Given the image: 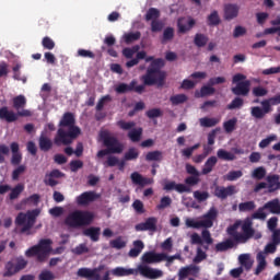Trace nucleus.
<instances>
[{
	"label": "nucleus",
	"instance_id": "1",
	"mask_svg": "<svg viewBox=\"0 0 280 280\" xmlns=\"http://www.w3.org/2000/svg\"><path fill=\"white\" fill-rule=\"evenodd\" d=\"M58 126L59 128L54 138V143L57 148H60V145H71L82 135V129L75 126V115L73 113H65Z\"/></svg>",
	"mask_w": 280,
	"mask_h": 280
},
{
	"label": "nucleus",
	"instance_id": "2",
	"mask_svg": "<svg viewBox=\"0 0 280 280\" xmlns=\"http://www.w3.org/2000/svg\"><path fill=\"white\" fill-rule=\"evenodd\" d=\"M228 235L233 237L236 244H246L248 240L255 237V229H253V220L245 219L243 223L236 221L234 224L230 225L226 230Z\"/></svg>",
	"mask_w": 280,
	"mask_h": 280
},
{
	"label": "nucleus",
	"instance_id": "3",
	"mask_svg": "<svg viewBox=\"0 0 280 280\" xmlns=\"http://www.w3.org/2000/svg\"><path fill=\"white\" fill-rule=\"evenodd\" d=\"M24 106H27V98H25V95L20 94L13 97V108H15L18 113L8 110V107H1L0 119H5L8 124H12L16 121L19 117H32V112L30 109H22Z\"/></svg>",
	"mask_w": 280,
	"mask_h": 280
},
{
	"label": "nucleus",
	"instance_id": "4",
	"mask_svg": "<svg viewBox=\"0 0 280 280\" xmlns=\"http://www.w3.org/2000/svg\"><path fill=\"white\" fill-rule=\"evenodd\" d=\"M94 220L95 213L89 210H74L66 217L63 222L70 229H82V226L93 224Z\"/></svg>",
	"mask_w": 280,
	"mask_h": 280
},
{
	"label": "nucleus",
	"instance_id": "5",
	"mask_svg": "<svg viewBox=\"0 0 280 280\" xmlns=\"http://www.w3.org/2000/svg\"><path fill=\"white\" fill-rule=\"evenodd\" d=\"M101 139L106 149L100 150L96 154L97 159H104L107 154H121L124 144L115 136H110L108 131L101 132Z\"/></svg>",
	"mask_w": 280,
	"mask_h": 280
},
{
	"label": "nucleus",
	"instance_id": "6",
	"mask_svg": "<svg viewBox=\"0 0 280 280\" xmlns=\"http://www.w3.org/2000/svg\"><path fill=\"white\" fill-rule=\"evenodd\" d=\"M51 253V240L42 238L37 245L30 247L25 252L26 257H36L37 261L43 264L47 259V256Z\"/></svg>",
	"mask_w": 280,
	"mask_h": 280
},
{
	"label": "nucleus",
	"instance_id": "7",
	"mask_svg": "<svg viewBox=\"0 0 280 280\" xmlns=\"http://www.w3.org/2000/svg\"><path fill=\"white\" fill-rule=\"evenodd\" d=\"M39 215V209L27 211V213L20 212L15 218V224L16 226H22L21 233H27V231H32L34 224H36V218Z\"/></svg>",
	"mask_w": 280,
	"mask_h": 280
},
{
	"label": "nucleus",
	"instance_id": "8",
	"mask_svg": "<svg viewBox=\"0 0 280 280\" xmlns=\"http://www.w3.org/2000/svg\"><path fill=\"white\" fill-rule=\"evenodd\" d=\"M280 104V94L272 96L268 100L261 102V106H254L250 108V115L254 119H264L268 113L272 112V106H279Z\"/></svg>",
	"mask_w": 280,
	"mask_h": 280
},
{
	"label": "nucleus",
	"instance_id": "9",
	"mask_svg": "<svg viewBox=\"0 0 280 280\" xmlns=\"http://www.w3.org/2000/svg\"><path fill=\"white\" fill-rule=\"evenodd\" d=\"M232 82L236 84L231 89L233 95L237 97H248V93H250V80H246V75L236 73L233 75Z\"/></svg>",
	"mask_w": 280,
	"mask_h": 280
},
{
	"label": "nucleus",
	"instance_id": "10",
	"mask_svg": "<svg viewBox=\"0 0 280 280\" xmlns=\"http://www.w3.org/2000/svg\"><path fill=\"white\" fill-rule=\"evenodd\" d=\"M165 78H167V73L165 71L152 70L150 68L147 69V73L142 75L141 80L143 82V86H163L165 84Z\"/></svg>",
	"mask_w": 280,
	"mask_h": 280
},
{
	"label": "nucleus",
	"instance_id": "11",
	"mask_svg": "<svg viewBox=\"0 0 280 280\" xmlns=\"http://www.w3.org/2000/svg\"><path fill=\"white\" fill-rule=\"evenodd\" d=\"M190 244L192 246H200L205 253L209 250V246L213 244V237L211 236V232L209 230H202L201 236L198 233H192L190 235Z\"/></svg>",
	"mask_w": 280,
	"mask_h": 280
},
{
	"label": "nucleus",
	"instance_id": "12",
	"mask_svg": "<svg viewBox=\"0 0 280 280\" xmlns=\"http://www.w3.org/2000/svg\"><path fill=\"white\" fill-rule=\"evenodd\" d=\"M273 253H277V244L268 243L265 246V250L257 254L256 260L258 265L256 267L255 275H261V272L266 270V267L268 266V262H266V255H273Z\"/></svg>",
	"mask_w": 280,
	"mask_h": 280
},
{
	"label": "nucleus",
	"instance_id": "13",
	"mask_svg": "<svg viewBox=\"0 0 280 280\" xmlns=\"http://www.w3.org/2000/svg\"><path fill=\"white\" fill-rule=\"evenodd\" d=\"M137 80H132L129 84L128 83H119L115 86V92L118 93V95H124L126 93H131L133 91L135 93H138L141 95L145 91V85H137Z\"/></svg>",
	"mask_w": 280,
	"mask_h": 280
},
{
	"label": "nucleus",
	"instance_id": "14",
	"mask_svg": "<svg viewBox=\"0 0 280 280\" xmlns=\"http://www.w3.org/2000/svg\"><path fill=\"white\" fill-rule=\"evenodd\" d=\"M196 27V20L191 16H182L177 20V34H188Z\"/></svg>",
	"mask_w": 280,
	"mask_h": 280
},
{
	"label": "nucleus",
	"instance_id": "15",
	"mask_svg": "<svg viewBox=\"0 0 280 280\" xmlns=\"http://www.w3.org/2000/svg\"><path fill=\"white\" fill-rule=\"evenodd\" d=\"M141 261L142 264H161V261H165V253L145 252Z\"/></svg>",
	"mask_w": 280,
	"mask_h": 280
},
{
	"label": "nucleus",
	"instance_id": "16",
	"mask_svg": "<svg viewBox=\"0 0 280 280\" xmlns=\"http://www.w3.org/2000/svg\"><path fill=\"white\" fill-rule=\"evenodd\" d=\"M138 270L142 277H145L147 279H161L163 277V271L160 269L150 268L145 265H141L138 267Z\"/></svg>",
	"mask_w": 280,
	"mask_h": 280
},
{
	"label": "nucleus",
	"instance_id": "17",
	"mask_svg": "<svg viewBox=\"0 0 280 280\" xmlns=\"http://www.w3.org/2000/svg\"><path fill=\"white\" fill-rule=\"evenodd\" d=\"M97 198L100 197L95 194V191H85L75 198V202L79 205V207H86L91 205V202H95Z\"/></svg>",
	"mask_w": 280,
	"mask_h": 280
},
{
	"label": "nucleus",
	"instance_id": "18",
	"mask_svg": "<svg viewBox=\"0 0 280 280\" xmlns=\"http://www.w3.org/2000/svg\"><path fill=\"white\" fill-rule=\"evenodd\" d=\"M159 223V219L156 217H151L145 220V222L138 223L135 226L136 231H151L152 233L156 232V224Z\"/></svg>",
	"mask_w": 280,
	"mask_h": 280
},
{
	"label": "nucleus",
	"instance_id": "19",
	"mask_svg": "<svg viewBox=\"0 0 280 280\" xmlns=\"http://www.w3.org/2000/svg\"><path fill=\"white\" fill-rule=\"evenodd\" d=\"M235 194V186H228V187H219L217 186L214 189V196L220 198L221 200H226L229 196H233Z\"/></svg>",
	"mask_w": 280,
	"mask_h": 280
},
{
	"label": "nucleus",
	"instance_id": "20",
	"mask_svg": "<svg viewBox=\"0 0 280 280\" xmlns=\"http://www.w3.org/2000/svg\"><path fill=\"white\" fill-rule=\"evenodd\" d=\"M215 218H218V210L212 207L206 214H203V219L201 220V222L205 223L203 229H211L213 226V220H215Z\"/></svg>",
	"mask_w": 280,
	"mask_h": 280
},
{
	"label": "nucleus",
	"instance_id": "21",
	"mask_svg": "<svg viewBox=\"0 0 280 280\" xmlns=\"http://www.w3.org/2000/svg\"><path fill=\"white\" fill-rule=\"evenodd\" d=\"M280 176L279 175H268L267 176V189L268 194H275L280 189Z\"/></svg>",
	"mask_w": 280,
	"mask_h": 280
},
{
	"label": "nucleus",
	"instance_id": "22",
	"mask_svg": "<svg viewBox=\"0 0 280 280\" xmlns=\"http://www.w3.org/2000/svg\"><path fill=\"white\" fill-rule=\"evenodd\" d=\"M165 191H177L178 194L189 192L190 189L185 184H176V182H168L164 185Z\"/></svg>",
	"mask_w": 280,
	"mask_h": 280
},
{
	"label": "nucleus",
	"instance_id": "23",
	"mask_svg": "<svg viewBox=\"0 0 280 280\" xmlns=\"http://www.w3.org/2000/svg\"><path fill=\"white\" fill-rule=\"evenodd\" d=\"M237 14H240V7L237 4L230 3L224 7L225 21H233V19H237Z\"/></svg>",
	"mask_w": 280,
	"mask_h": 280
},
{
	"label": "nucleus",
	"instance_id": "24",
	"mask_svg": "<svg viewBox=\"0 0 280 280\" xmlns=\"http://www.w3.org/2000/svg\"><path fill=\"white\" fill-rule=\"evenodd\" d=\"M38 145L42 152H49V150L54 148V141H51L45 132H42L38 138Z\"/></svg>",
	"mask_w": 280,
	"mask_h": 280
},
{
	"label": "nucleus",
	"instance_id": "25",
	"mask_svg": "<svg viewBox=\"0 0 280 280\" xmlns=\"http://www.w3.org/2000/svg\"><path fill=\"white\" fill-rule=\"evenodd\" d=\"M131 180H132L133 185H139L140 187H145V185H152V183H154V179L143 177V175H141L137 172H133L131 174Z\"/></svg>",
	"mask_w": 280,
	"mask_h": 280
},
{
	"label": "nucleus",
	"instance_id": "26",
	"mask_svg": "<svg viewBox=\"0 0 280 280\" xmlns=\"http://www.w3.org/2000/svg\"><path fill=\"white\" fill-rule=\"evenodd\" d=\"M133 248H131L128 253V257L132 259L139 257L141 253H143V248H145V244L141 240L133 241L132 243Z\"/></svg>",
	"mask_w": 280,
	"mask_h": 280
},
{
	"label": "nucleus",
	"instance_id": "27",
	"mask_svg": "<svg viewBox=\"0 0 280 280\" xmlns=\"http://www.w3.org/2000/svg\"><path fill=\"white\" fill-rule=\"evenodd\" d=\"M102 233V228L91 226L83 231L85 237H90L92 242H100V235Z\"/></svg>",
	"mask_w": 280,
	"mask_h": 280
},
{
	"label": "nucleus",
	"instance_id": "28",
	"mask_svg": "<svg viewBox=\"0 0 280 280\" xmlns=\"http://www.w3.org/2000/svg\"><path fill=\"white\" fill-rule=\"evenodd\" d=\"M215 165H218V158L215 155H212L206 161V163L201 170L202 176H207L208 174H211V172H213V167H215Z\"/></svg>",
	"mask_w": 280,
	"mask_h": 280
},
{
	"label": "nucleus",
	"instance_id": "29",
	"mask_svg": "<svg viewBox=\"0 0 280 280\" xmlns=\"http://www.w3.org/2000/svg\"><path fill=\"white\" fill-rule=\"evenodd\" d=\"M264 209H267L273 215H280V201L279 199H272L264 205Z\"/></svg>",
	"mask_w": 280,
	"mask_h": 280
},
{
	"label": "nucleus",
	"instance_id": "30",
	"mask_svg": "<svg viewBox=\"0 0 280 280\" xmlns=\"http://www.w3.org/2000/svg\"><path fill=\"white\" fill-rule=\"evenodd\" d=\"M234 246H235V241L228 238L224 242L218 243L215 245V250L217 253H225V250L234 248Z\"/></svg>",
	"mask_w": 280,
	"mask_h": 280
},
{
	"label": "nucleus",
	"instance_id": "31",
	"mask_svg": "<svg viewBox=\"0 0 280 280\" xmlns=\"http://www.w3.org/2000/svg\"><path fill=\"white\" fill-rule=\"evenodd\" d=\"M143 135V129L141 127L131 129L127 137L132 141V143H139L141 141V137Z\"/></svg>",
	"mask_w": 280,
	"mask_h": 280
},
{
	"label": "nucleus",
	"instance_id": "32",
	"mask_svg": "<svg viewBox=\"0 0 280 280\" xmlns=\"http://www.w3.org/2000/svg\"><path fill=\"white\" fill-rule=\"evenodd\" d=\"M215 93V88L213 85H203L200 89V92H195V97H207Z\"/></svg>",
	"mask_w": 280,
	"mask_h": 280
},
{
	"label": "nucleus",
	"instance_id": "33",
	"mask_svg": "<svg viewBox=\"0 0 280 280\" xmlns=\"http://www.w3.org/2000/svg\"><path fill=\"white\" fill-rule=\"evenodd\" d=\"M238 261L246 270H250V268H253V264H255V261L250 259V254L240 255Z\"/></svg>",
	"mask_w": 280,
	"mask_h": 280
},
{
	"label": "nucleus",
	"instance_id": "34",
	"mask_svg": "<svg viewBox=\"0 0 280 280\" xmlns=\"http://www.w3.org/2000/svg\"><path fill=\"white\" fill-rule=\"evenodd\" d=\"M199 124L201 128H213V126H218V124H220V119L203 117L199 119Z\"/></svg>",
	"mask_w": 280,
	"mask_h": 280
},
{
	"label": "nucleus",
	"instance_id": "35",
	"mask_svg": "<svg viewBox=\"0 0 280 280\" xmlns=\"http://www.w3.org/2000/svg\"><path fill=\"white\" fill-rule=\"evenodd\" d=\"M9 199L10 200H16L19 196H21L22 191H25V185L18 184L15 187L10 189Z\"/></svg>",
	"mask_w": 280,
	"mask_h": 280
},
{
	"label": "nucleus",
	"instance_id": "36",
	"mask_svg": "<svg viewBox=\"0 0 280 280\" xmlns=\"http://www.w3.org/2000/svg\"><path fill=\"white\" fill-rule=\"evenodd\" d=\"M194 43L196 47H206L207 44L209 43V37L202 33H197L194 38Z\"/></svg>",
	"mask_w": 280,
	"mask_h": 280
},
{
	"label": "nucleus",
	"instance_id": "37",
	"mask_svg": "<svg viewBox=\"0 0 280 280\" xmlns=\"http://www.w3.org/2000/svg\"><path fill=\"white\" fill-rule=\"evenodd\" d=\"M127 244L128 242L124 241L122 236H118L109 242V246L112 248H116V250H121V248H126Z\"/></svg>",
	"mask_w": 280,
	"mask_h": 280
},
{
	"label": "nucleus",
	"instance_id": "38",
	"mask_svg": "<svg viewBox=\"0 0 280 280\" xmlns=\"http://www.w3.org/2000/svg\"><path fill=\"white\" fill-rule=\"evenodd\" d=\"M217 156L221 161H235V159H236V156L233 153H231L224 149H219L217 151Z\"/></svg>",
	"mask_w": 280,
	"mask_h": 280
},
{
	"label": "nucleus",
	"instance_id": "39",
	"mask_svg": "<svg viewBox=\"0 0 280 280\" xmlns=\"http://www.w3.org/2000/svg\"><path fill=\"white\" fill-rule=\"evenodd\" d=\"M145 161L152 162V161H158L161 162L163 161V152L155 150V151H150L145 155Z\"/></svg>",
	"mask_w": 280,
	"mask_h": 280
},
{
	"label": "nucleus",
	"instance_id": "40",
	"mask_svg": "<svg viewBox=\"0 0 280 280\" xmlns=\"http://www.w3.org/2000/svg\"><path fill=\"white\" fill-rule=\"evenodd\" d=\"M19 271L16 270V265L12 260L8 261L4 266L3 277H14Z\"/></svg>",
	"mask_w": 280,
	"mask_h": 280
},
{
	"label": "nucleus",
	"instance_id": "41",
	"mask_svg": "<svg viewBox=\"0 0 280 280\" xmlns=\"http://www.w3.org/2000/svg\"><path fill=\"white\" fill-rule=\"evenodd\" d=\"M133 272L135 271L132 269H126L124 267H117L112 270V275H114V277H130Z\"/></svg>",
	"mask_w": 280,
	"mask_h": 280
},
{
	"label": "nucleus",
	"instance_id": "42",
	"mask_svg": "<svg viewBox=\"0 0 280 280\" xmlns=\"http://www.w3.org/2000/svg\"><path fill=\"white\" fill-rule=\"evenodd\" d=\"M244 106V98L236 96L230 104L226 105L228 110L240 109Z\"/></svg>",
	"mask_w": 280,
	"mask_h": 280
},
{
	"label": "nucleus",
	"instance_id": "43",
	"mask_svg": "<svg viewBox=\"0 0 280 280\" xmlns=\"http://www.w3.org/2000/svg\"><path fill=\"white\" fill-rule=\"evenodd\" d=\"M141 38V32L137 31L135 33H126L124 35V40L126 45H130L131 43H135L136 40H139Z\"/></svg>",
	"mask_w": 280,
	"mask_h": 280
},
{
	"label": "nucleus",
	"instance_id": "44",
	"mask_svg": "<svg viewBox=\"0 0 280 280\" xmlns=\"http://www.w3.org/2000/svg\"><path fill=\"white\" fill-rule=\"evenodd\" d=\"M255 209H257L255 201H245L238 205V210L241 212L255 211Z\"/></svg>",
	"mask_w": 280,
	"mask_h": 280
},
{
	"label": "nucleus",
	"instance_id": "45",
	"mask_svg": "<svg viewBox=\"0 0 280 280\" xmlns=\"http://www.w3.org/2000/svg\"><path fill=\"white\" fill-rule=\"evenodd\" d=\"M236 126H237V118L235 117L223 122V129L228 135H231V132L235 130Z\"/></svg>",
	"mask_w": 280,
	"mask_h": 280
},
{
	"label": "nucleus",
	"instance_id": "46",
	"mask_svg": "<svg viewBox=\"0 0 280 280\" xmlns=\"http://www.w3.org/2000/svg\"><path fill=\"white\" fill-rule=\"evenodd\" d=\"M244 176V173L242 171H231L226 175H224V180H229L233 183V180H237L238 178H242Z\"/></svg>",
	"mask_w": 280,
	"mask_h": 280
},
{
	"label": "nucleus",
	"instance_id": "47",
	"mask_svg": "<svg viewBox=\"0 0 280 280\" xmlns=\"http://www.w3.org/2000/svg\"><path fill=\"white\" fill-rule=\"evenodd\" d=\"M161 16V11L156 8H150L145 14V21H156Z\"/></svg>",
	"mask_w": 280,
	"mask_h": 280
},
{
	"label": "nucleus",
	"instance_id": "48",
	"mask_svg": "<svg viewBox=\"0 0 280 280\" xmlns=\"http://www.w3.org/2000/svg\"><path fill=\"white\" fill-rule=\"evenodd\" d=\"M167 207H172V198L170 196H164L161 198L160 203L156 206V210L163 211V209H167Z\"/></svg>",
	"mask_w": 280,
	"mask_h": 280
},
{
	"label": "nucleus",
	"instance_id": "49",
	"mask_svg": "<svg viewBox=\"0 0 280 280\" xmlns=\"http://www.w3.org/2000/svg\"><path fill=\"white\" fill-rule=\"evenodd\" d=\"M191 270H198V267L196 266H189V267H183L178 271L179 280L187 279L188 275H190Z\"/></svg>",
	"mask_w": 280,
	"mask_h": 280
},
{
	"label": "nucleus",
	"instance_id": "50",
	"mask_svg": "<svg viewBox=\"0 0 280 280\" xmlns=\"http://www.w3.org/2000/svg\"><path fill=\"white\" fill-rule=\"evenodd\" d=\"M207 252L202 250V247L201 246H198L197 247V250H196V256L194 258V264H200L202 261H205V259H207Z\"/></svg>",
	"mask_w": 280,
	"mask_h": 280
},
{
	"label": "nucleus",
	"instance_id": "51",
	"mask_svg": "<svg viewBox=\"0 0 280 280\" xmlns=\"http://www.w3.org/2000/svg\"><path fill=\"white\" fill-rule=\"evenodd\" d=\"M186 101L187 95L185 94H176L170 97V102L171 104H173V106H178V104H185Z\"/></svg>",
	"mask_w": 280,
	"mask_h": 280
},
{
	"label": "nucleus",
	"instance_id": "52",
	"mask_svg": "<svg viewBox=\"0 0 280 280\" xmlns=\"http://www.w3.org/2000/svg\"><path fill=\"white\" fill-rule=\"evenodd\" d=\"M103 268H104V265H101L94 269H90V275L88 277V280H101L102 276L100 275V272H102Z\"/></svg>",
	"mask_w": 280,
	"mask_h": 280
},
{
	"label": "nucleus",
	"instance_id": "53",
	"mask_svg": "<svg viewBox=\"0 0 280 280\" xmlns=\"http://www.w3.org/2000/svg\"><path fill=\"white\" fill-rule=\"evenodd\" d=\"M252 176L253 178H256V180H264V178H266V168L264 166L255 168Z\"/></svg>",
	"mask_w": 280,
	"mask_h": 280
},
{
	"label": "nucleus",
	"instance_id": "54",
	"mask_svg": "<svg viewBox=\"0 0 280 280\" xmlns=\"http://www.w3.org/2000/svg\"><path fill=\"white\" fill-rule=\"evenodd\" d=\"M164 67H165V60H163L162 58H158L151 62L149 69L154 71H163L161 69H163Z\"/></svg>",
	"mask_w": 280,
	"mask_h": 280
},
{
	"label": "nucleus",
	"instance_id": "55",
	"mask_svg": "<svg viewBox=\"0 0 280 280\" xmlns=\"http://www.w3.org/2000/svg\"><path fill=\"white\" fill-rule=\"evenodd\" d=\"M38 202H40V195L33 194L28 198L23 199L24 205H34L35 207H38Z\"/></svg>",
	"mask_w": 280,
	"mask_h": 280
},
{
	"label": "nucleus",
	"instance_id": "56",
	"mask_svg": "<svg viewBox=\"0 0 280 280\" xmlns=\"http://www.w3.org/2000/svg\"><path fill=\"white\" fill-rule=\"evenodd\" d=\"M117 126L121 129V130H133L135 126H137V122L135 121H126V120H119L117 122Z\"/></svg>",
	"mask_w": 280,
	"mask_h": 280
},
{
	"label": "nucleus",
	"instance_id": "57",
	"mask_svg": "<svg viewBox=\"0 0 280 280\" xmlns=\"http://www.w3.org/2000/svg\"><path fill=\"white\" fill-rule=\"evenodd\" d=\"M265 211L266 208H264V206L258 208L257 211L252 214V220H266V218H268V214L265 213Z\"/></svg>",
	"mask_w": 280,
	"mask_h": 280
},
{
	"label": "nucleus",
	"instance_id": "58",
	"mask_svg": "<svg viewBox=\"0 0 280 280\" xmlns=\"http://www.w3.org/2000/svg\"><path fill=\"white\" fill-rule=\"evenodd\" d=\"M42 47H44V49H48L49 51H51V49L56 47V42H54L51 37L46 36L42 39Z\"/></svg>",
	"mask_w": 280,
	"mask_h": 280
},
{
	"label": "nucleus",
	"instance_id": "59",
	"mask_svg": "<svg viewBox=\"0 0 280 280\" xmlns=\"http://www.w3.org/2000/svg\"><path fill=\"white\" fill-rule=\"evenodd\" d=\"M186 226L189 229H205V222H202V220L196 221L194 219H187Z\"/></svg>",
	"mask_w": 280,
	"mask_h": 280
},
{
	"label": "nucleus",
	"instance_id": "60",
	"mask_svg": "<svg viewBox=\"0 0 280 280\" xmlns=\"http://www.w3.org/2000/svg\"><path fill=\"white\" fill-rule=\"evenodd\" d=\"M174 39V27H166L163 32V38H162V43L165 44L168 40H173Z\"/></svg>",
	"mask_w": 280,
	"mask_h": 280
},
{
	"label": "nucleus",
	"instance_id": "61",
	"mask_svg": "<svg viewBox=\"0 0 280 280\" xmlns=\"http://www.w3.org/2000/svg\"><path fill=\"white\" fill-rule=\"evenodd\" d=\"M136 159H139V151H137L135 148H130L125 153V161H136Z\"/></svg>",
	"mask_w": 280,
	"mask_h": 280
},
{
	"label": "nucleus",
	"instance_id": "62",
	"mask_svg": "<svg viewBox=\"0 0 280 280\" xmlns=\"http://www.w3.org/2000/svg\"><path fill=\"white\" fill-rule=\"evenodd\" d=\"M219 23H220V15L218 14V11H213L210 15H208V25L213 27Z\"/></svg>",
	"mask_w": 280,
	"mask_h": 280
},
{
	"label": "nucleus",
	"instance_id": "63",
	"mask_svg": "<svg viewBox=\"0 0 280 280\" xmlns=\"http://www.w3.org/2000/svg\"><path fill=\"white\" fill-rule=\"evenodd\" d=\"M194 198H196V200L198 202H205V201L209 200V192L196 190V191H194Z\"/></svg>",
	"mask_w": 280,
	"mask_h": 280
},
{
	"label": "nucleus",
	"instance_id": "64",
	"mask_svg": "<svg viewBox=\"0 0 280 280\" xmlns=\"http://www.w3.org/2000/svg\"><path fill=\"white\" fill-rule=\"evenodd\" d=\"M39 280H55L56 276L54 275V272H51L50 270L44 269L39 276H38Z\"/></svg>",
	"mask_w": 280,
	"mask_h": 280
}]
</instances>
